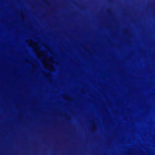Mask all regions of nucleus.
<instances>
[{"instance_id": "1", "label": "nucleus", "mask_w": 155, "mask_h": 155, "mask_svg": "<svg viewBox=\"0 0 155 155\" xmlns=\"http://www.w3.org/2000/svg\"><path fill=\"white\" fill-rule=\"evenodd\" d=\"M109 1H110V0H109Z\"/></svg>"}]
</instances>
